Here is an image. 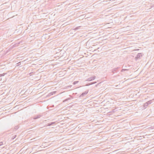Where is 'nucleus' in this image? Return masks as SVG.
Wrapping results in <instances>:
<instances>
[{
  "instance_id": "nucleus-10",
  "label": "nucleus",
  "mask_w": 154,
  "mask_h": 154,
  "mask_svg": "<svg viewBox=\"0 0 154 154\" xmlns=\"http://www.w3.org/2000/svg\"><path fill=\"white\" fill-rule=\"evenodd\" d=\"M148 103L147 102L144 104V106L146 108L147 106H148Z\"/></svg>"
},
{
  "instance_id": "nucleus-9",
  "label": "nucleus",
  "mask_w": 154,
  "mask_h": 154,
  "mask_svg": "<svg viewBox=\"0 0 154 154\" xmlns=\"http://www.w3.org/2000/svg\"><path fill=\"white\" fill-rule=\"evenodd\" d=\"M128 69H122L121 71V72H125V71H128Z\"/></svg>"
},
{
  "instance_id": "nucleus-4",
  "label": "nucleus",
  "mask_w": 154,
  "mask_h": 154,
  "mask_svg": "<svg viewBox=\"0 0 154 154\" xmlns=\"http://www.w3.org/2000/svg\"><path fill=\"white\" fill-rule=\"evenodd\" d=\"M88 92V91H86L82 93V94L80 96V97H82L87 94Z\"/></svg>"
},
{
  "instance_id": "nucleus-5",
  "label": "nucleus",
  "mask_w": 154,
  "mask_h": 154,
  "mask_svg": "<svg viewBox=\"0 0 154 154\" xmlns=\"http://www.w3.org/2000/svg\"><path fill=\"white\" fill-rule=\"evenodd\" d=\"M55 123V122H52L49 123L47 124V125H46V126H50L52 125H53Z\"/></svg>"
},
{
  "instance_id": "nucleus-15",
  "label": "nucleus",
  "mask_w": 154,
  "mask_h": 154,
  "mask_svg": "<svg viewBox=\"0 0 154 154\" xmlns=\"http://www.w3.org/2000/svg\"><path fill=\"white\" fill-rule=\"evenodd\" d=\"M147 103H148V105L149 104H150L151 103H152V100H149V101H148V102H147Z\"/></svg>"
},
{
  "instance_id": "nucleus-6",
  "label": "nucleus",
  "mask_w": 154,
  "mask_h": 154,
  "mask_svg": "<svg viewBox=\"0 0 154 154\" xmlns=\"http://www.w3.org/2000/svg\"><path fill=\"white\" fill-rule=\"evenodd\" d=\"M41 117V115H37L36 116H35V117H34L33 118V119H38V118H40V117Z\"/></svg>"
},
{
  "instance_id": "nucleus-1",
  "label": "nucleus",
  "mask_w": 154,
  "mask_h": 154,
  "mask_svg": "<svg viewBox=\"0 0 154 154\" xmlns=\"http://www.w3.org/2000/svg\"><path fill=\"white\" fill-rule=\"evenodd\" d=\"M120 67H117L112 69V72L113 74H114L115 72H118L119 71L118 69Z\"/></svg>"
},
{
  "instance_id": "nucleus-18",
  "label": "nucleus",
  "mask_w": 154,
  "mask_h": 154,
  "mask_svg": "<svg viewBox=\"0 0 154 154\" xmlns=\"http://www.w3.org/2000/svg\"><path fill=\"white\" fill-rule=\"evenodd\" d=\"M3 144V142H0V146H2Z\"/></svg>"
},
{
  "instance_id": "nucleus-3",
  "label": "nucleus",
  "mask_w": 154,
  "mask_h": 154,
  "mask_svg": "<svg viewBox=\"0 0 154 154\" xmlns=\"http://www.w3.org/2000/svg\"><path fill=\"white\" fill-rule=\"evenodd\" d=\"M142 54L141 53H139L137 54L136 56L135 57V58L137 59H140V58L142 57Z\"/></svg>"
},
{
  "instance_id": "nucleus-8",
  "label": "nucleus",
  "mask_w": 154,
  "mask_h": 154,
  "mask_svg": "<svg viewBox=\"0 0 154 154\" xmlns=\"http://www.w3.org/2000/svg\"><path fill=\"white\" fill-rule=\"evenodd\" d=\"M96 83V82H92L91 83H88V84H87L86 85L87 86H89V85H92V84H95V83Z\"/></svg>"
},
{
  "instance_id": "nucleus-16",
  "label": "nucleus",
  "mask_w": 154,
  "mask_h": 154,
  "mask_svg": "<svg viewBox=\"0 0 154 154\" xmlns=\"http://www.w3.org/2000/svg\"><path fill=\"white\" fill-rule=\"evenodd\" d=\"M70 99V98H68L67 99H66V100H64L63 101V102H64L65 101H67L68 100H69Z\"/></svg>"
},
{
  "instance_id": "nucleus-13",
  "label": "nucleus",
  "mask_w": 154,
  "mask_h": 154,
  "mask_svg": "<svg viewBox=\"0 0 154 154\" xmlns=\"http://www.w3.org/2000/svg\"><path fill=\"white\" fill-rule=\"evenodd\" d=\"M78 82H79V81H74L73 82V84L74 85H75V84H77Z\"/></svg>"
},
{
  "instance_id": "nucleus-2",
  "label": "nucleus",
  "mask_w": 154,
  "mask_h": 154,
  "mask_svg": "<svg viewBox=\"0 0 154 154\" xmlns=\"http://www.w3.org/2000/svg\"><path fill=\"white\" fill-rule=\"evenodd\" d=\"M96 78V76L94 75L92 77H90L88 78L87 79L86 81H91L94 80Z\"/></svg>"
},
{
  "instance_id": "nucleus-12",
  "label": "nucleus",
  "mask_w": 154,
  "mask_h": 154,
  "mask_svg": "<svg viewBox=\"0 0 154 154\" xmlns=\"http://www.w3.org/2000/svg\"><path fill=\"white\" fill-rule=\"evenodd\" d=\"M6 73H3L2 74H0V77L2 76H4L5 74H6Z\"/></svg>"
},
{
  "instance_id": "nucleus-11",
  "label": "nucleus",
  "mask_w": 154,
  "mask_h": 154,
  "mask_svg": "<svg viewBox=\"0 0 154 154\" xmlns=\"http://www.w3.org/2000/svg\"><path fill=\"white\" fill-rule=\"evenodd\" d=\"M16 137L17 135H15L14 136H13L11 138V140L14 139Z\"/></svg>"
},
{
  "instance_id": "nucleus-17",
  "label": "nucleus",
  "mask_w": 154,
  "mask_h": 154,
  "mask_svg": "<svg viewBox=\"0 0 154 154\" xmlns=\"http://www.w3.org/2000/svg\"><path fill=\"white\" fill-rule=\"evenodd\" d=\"M80 27V26L77 27L76 28H75L74 29L75 30L78 29H79V28Z\"/></svg>"
},
{
  "instance_id": "nucleus-14",
  "label": "nucleus",
  "mask_w": 154,
  "mask_h": 154,
  "mask_svg": "<svg viewBox=\"0 0 154 154\" xmlns=\"http://www.w3.org/2000/svg\"><path fill=\"white\" fill-rule=\"evenodd\" d=\"M18 128H19V127H18V126H16L14 127V129H15V130H16Z\"/></svg>"
},
{
  "instance_id": "nucleus-7",
  "label": "nucleus",
  "mask_w": 154,
  "mask_h": 154,
  "mask_svg": "<svg viewBox=\"0 0 154 154\" xmlns=\"http://www.w3.org/2000/svg\"><path fill=\"white\" fill-rule=\"evenodd\" d=\"M56 93V91H53L52 92H51V93L49 94L48 96H51L54 94H55Z\"/></svg>"
}]
</instances>
